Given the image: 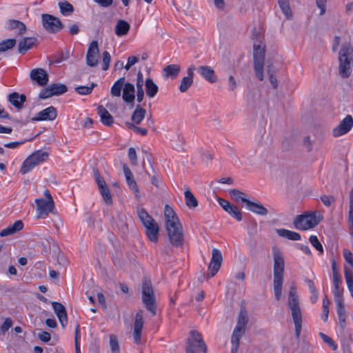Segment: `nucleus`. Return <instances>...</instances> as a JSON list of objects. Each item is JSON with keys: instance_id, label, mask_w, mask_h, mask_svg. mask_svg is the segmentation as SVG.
Listing matches in <instances>:
<instances>
[{"instance_id": "1", "label": "nucleus", "mask_w": 353, "mask_h": 353, "mask_svg": "<svg viewBox=\"0 0 353 353\" xmlns=\"http://www.w3.org/2000/svg\"><path fill=\"white\" fill-rule=\"evenodd\" d=\"M164 215L166 229L171 243L179 247L183 243L182 225L174 210L168 205L165 206Z\"/></svg>"}, {"instance_id": "2", "label": "nucleus", "mask_w": 353, "mask_h": 353, "mask_svg": "<svg viewBox=\"0 0 353 353\" xmlns=\"http://www.w3.org/2000/svg\"><path fill=\"white\" fill-rule=\"evenodd\" d=\"M274 259V292L275 299L279 301L282 295V286L283 282V272L285 269V261L282 252L276 247L272 248Z\"/></svg>"}, {"instance_id": "3", "label": "nucleus", "mask_w": 353, "mask_h": 353, "mask_svg": "<svg viewBox=\"0 0 353 353\" xmlns=\"http://www.w3.org/2000/svg\"><path fill=\"white\" fill-rule=\"evenodd\" d=\"M288 305L294 323L295 335L296 338H299L302 329V314L296 288L294 285H292L290 288Z\"/></svg>"}, {"instance_id": "4", "label": "nucleus", "mask_w": 353, "mask_h": 353, "mask_svg": "<svg viewBox=\"0 0 353 353\" xmlns=\"http://www.w3.org/2000/svg\"><path fill=\"white\" fill-rule=\"evenodd\" d=\"M248 323V318L247 311L245 308H241L239 314L236 325L233 330L231 337V353H237L240 345V340L245 333Z\"/></svg>"}, {"instance_id": "5", "label": "nucleus", "mask_w": 353, "mask_h": 353, "mask_svg": "<svg viewBox=\"0 0 353 353\" xmlns=\"http://www.w3.org/2000/svg\"><path fill=\"white\" fill-rule=\"evenodd\" d=\"M352 52L351 45L347 43L343 44L339 52V73L343 79H347L351 75Z\"/></svg>"}, {"instance_id": "6", "label": "nucleus", "mask_w": 353, "mask_h": 353, "mask_svg": "<svg viewBox=\"0 0 353 353\" xmlns=\"http://www.w3.org/2000/svg\"><path fill=\"white\" fill-rule=\"evenodd\" d=\"M254 69L256 77L259 81H263L264 61L265 56V46L262 43H254L253 46Z\"/></svg>"}, {"instance_id": "7", "label": "nucleus", "mask_w": 353, "mask_h": 353, "mask_svg": "<svg viewBox=\"0 0 353 353\" xmlns=\"http://www.w3.org/2000/svg\"><path fill=\"white\" fill-rule=\"evenodd\" d=\"M322 218L316 216V212L298 215L294 220L293 224L296 229L306 230L316 226Z\"/></svg>"}, {"instance_id": "8", "label": "nucleus", "mask_w": 353, "mask_h": 353, "mask_svg": "<svg viewBox=\"0 0 353 353\" xmlns=\"http://www.w3.org/2000/svg\"><path fill=\"white\" fill-rule=\"evenodd\" d=\"M187 353H207V346L203 341L201 334L196 330L190 332L186 347Z\"/></svg>"}, {"instance_id": "9", "label": "nucleus", "mask_w": 353, "mask_h": 353, "mask_svg": "<svg viewBox=\"0 0 353 353\" xmlns=\"http://www.w3.org/2000/svg\"><path fill=\"white\" fill-rule=\"evenodd\" d=\"M46 199L40 198L35 200L37 218H46L49 213H54V203L48 190L44 192Z\"/></svg>"}, {"instance_id": "10", "label": "nucleus", "mask_w": 353, "mask_h": 353, "mask_svg": "<svg viewBox=\"0 0 353 353\" xmlns=\"http://www.w3.org/2000/svg\"><path fill=\"white\" fill-rule=\"evenodd\" d=\"M142 301L146 309L150 311L153 316L157 314V307L155 305V296L150 281L145 280L142 283Z\"/></svg>"}, {"instance_id": "11", "label": "nucleus", "mask_w": 353, "mask_h": 353, "mask_svg": "<svg viewBox=\"0 0 353 353\" xmlns=\"http://www.w3.org/2000/svg\"><path fill=\"white\" fill-rule=\"evenodd\" d=\"M48 156V153L43 150H37L33 152L23 161V174L31 171L35 166L46 161Z\"/></svg>"}, {"instance_id": "12", "label": "nucleus", "mask_w": 353, "mask_h": 353, "mask_svg": "<svg viewBox=\"0 0 353 353\" xmlns=\"http://www.w3.org/2000/svg\"><path fill=\"white\" fill-rule=\"evenodd\" d=\"M43 28L49 32L56 33L63 29V25L60 19L49 14H42Z\"/></svg>"}, {"instance_id": "13", "label": "nucleus", "mask_w": 353, "mask_h": 353, "mask_svg": "<svg viewBox=\"0 0 353 353\" xmlns=\"http://www.w3.org/2000/svg\"><path fill=\"white\" fill-rule=\"evenodd\" d=\"M223 261V256L221 251L216 248L212 250V258L208 266V273L207 279H210L215 276L221 268Z\"/></svg>"}, {"instance_id": "14", "label": "nucleus", "mask_w": 353, "mask_h": 353, "mask_svg": "<svg viewBox=\"0 0 353 353\" xmlns=\"http://www.w3.org/2000/svg\"><path fill=\"white\" fill-rule=\"evenodd\" d=\"M67 86L62 83H53L43 89L39 93V97L41 99L50 98L54 95H61L66 92Z\"/></svg>"}, {"instance_id": "15", "label": "nucleus", "mask_w": 353, "mask_h": 353, "mask_svg": "<svg viewBox=\"0 0 353 353\" xmlns=\"http://www.w3.org/2000/svg\"><path fill=\"white\" fill-rule=\"evenodd\" d=\"M352 127L353 117L348 114L332 130V136L336 138L346 134L351 130Z\"/></svg>"}, {"instance_id": "16", "label": "nucleus", "mask_w": 353, "mask_h": 353, "mask_svg": "<svg viewBox=\"0 0 353 353\" xmlns=\"http://www.w3.org/2000/svg\"><path fill=\"white\" fill-rule=\"evenodd\" d=\"M99 53L98 42L92 41L89 46L86 54V63L91 67H94L98 64V55Z\"/></svg>"}, {"instance_id": "17", "label": "nucleus", "mask_w": 353, "mask_h": 353, "mask_svg": "<svg viewBox=\"0 0 353 353\" xmlns=\"http://www.w3.org/2000/svg\"><path fill=\"white\" fill-rule=\"evenodd\" d=\"M143 326V316L142 311H139L136 314L135 321L134 323L133 339L136 344L141 343V332Z\"/></svg>"}, {"instance_id": "18", "label": "nucleus", "mask_w": 353, "mask_h": 353, "mask_svg": "<svg viewBox=\"0 0 353 353\" xmlns=\"http://www.w3.org/2000/svg\"><path fill=\"white\" fill-rule=\"evenodd\" d=\"M30 77L33 81H35L40 86H44L48 82V74L42 68L32 70L30 72Z\"/></svg>"}, {"instance_id": "19", "label": "nucleus", "mask_w": 353, "mask_h": 353, "mask_svg": "<svg viewBox=\"0 0 353 353\" xmlns=\"http://www.w3.org/2000/svg\"><path fill=\"white\" fill-rule=\"evenodd\" d=\"M57 116V109L53 106H50L40 111L36 117L32 118V121H53Z\"/></svg>"}, {"instance_id": "20", "label": "nucleus", "mask_w": 353, "mask_h": 353, "mask_svg": "<svg viewBox=\"0 0 353 353\" xmlns=\"http://www.w3.org/2000/svg\"><path fill=\"white\" fill-rule=\"evenodd\" d=\"M135 88L134 85L129 82L125 83L123 90V100L128 105H130V108L134 107V103L135 99L134 95Z\"/></svg>"}, {"instance_id": "21", "label": "nucleus", "mask_w": 353, "mask_h": 353, "mask_svg": "<svg viewBox=\"0 0 353 353\" xmlns=\"http://www.w3.org/2000/svg\"><path fill=\"white\" fill-rule=\"evenodd\" d=\"M52 305L60 323L64 328L68 323V315L65 306L59 302H52Z\"/></svg>"}, {"instance_id": "22", "label": "nucleus", "mask_w": 353, "mask_h": 353, "mask_svg": "<svg viewBox=\"0 0 353 353\" xmlns=\"http://www.w3.org/2000/svg\"><path fill=\"white\" fill-rule=\"evenodd\" d=\"M198 72L201 76L210 83H215L218 79L214 70L209 65H201L197 68Z\"/></svg>"}, {"instance_id": "23", "label": "nucleus", "mask_w": 353, "mask_h": 353, "mask_svg": "<svg viewBox=\"0 0 353 353\" xmlns=\"http://www.w3.org/2000/svg\"><path fill=\"white\" fill-rule=\"evenodd\" d=\"M336 310L339 319V327L343 331L346 327L347 318L344 301H337V303H336Z\"/></svg>"}, {"instance_id": "24", "label": "nucleus", "mask_w": 353, "mask_h": 353, "mask_svg": "<svg viewBox=\"0 0 353 353\" xmlns=\"http://www.w3.org/2000/svg\"><path fill=\"white\" fill-rule=\"evenodd\" d=\"M145 228V233L150 241L157 242L159 232V227L154 220L150 222V224L143 225Z\"/></svg>"}, {"instance_id": "25", "label": "nucleus", "mask_w": 353, "mask_h": 353, "mask_svg": "<svg viewBox=\"0 0 353 353\" xmlns=\"http://www.w3.org/2000/svg\"><path fill=\"white\" fill-rule=\"evenodd\" d=\"M123 169L129 188L134 191L136 197H139V190L132 172L125 164L123 165Z\"/></svg>"}, {"instance_id": "26", "label": "nucleus", "mask_w": 353, "mask_h": 353, "mask_svg": "<svg viewBox=\"0 0 353 353\" xmlns=\"http://www.w3.org/2000/svg\"><path fill=\"white\" fill-rule=\"evenodd\" d=\"M243 203H246L248 209L256 214L265 216L268 214V210L259 203H254L250 200H243Z\"/></svg>"}, {"instance_id": "27", "label": "nucleus", "mask_w": 353, "mask_h": 353, "mask_svg": "<svg viewBox=\"0 0 353 353\" xmlns=\"http://www.w3.org/2000/svg\"><path fill=\"white\" fill-rule=\"evenodd\" d=\"M146 110L141 107L140 104H137L135 107L134 112L131 116V120L132 123L139 125L141 123L145 117Z\"/></svg>"}, {"instance_id": "28", "label": "nucleus", "mask_w": 353, "mask_h": 353, "mask_svg": "<svg viewBox=\"0 0 353 353\" xmlns=\"http://www.w3.org/2000/svg\"><path fill=\"white\" fill-rule=\"evenodd\" d=\"M97 113L101 117V121L107 126H110L114 122L113 117L103 106L99 105L97 108Z\"/></svg>"}, {"instance_id": "29", "label": "nucleus", "mask_w": 353, "mask_h": 353, "mask_svg": "<svg viewBox=\"0 0 353 353\" xmlns=\"http://www.w3.org/2000/svg\"><path fill=\"white\" fill-rule=\"evenodd\" d=\"M276 232L279 236L284 237L292 241H299L301 240V238L300 234L298 232L283 228L276 229Z\"/></svg>"}, {"instance_id": "30", "label": "nucleus", "mask_w": 353, "mask_h": 353, "mask_svg": "<svg viewBox=\"0 0 353 353\" xmlns=\"http://www.w3.org/2000/svg\"><path fill=\"white\" fill-rule=\"evenodd\" d=\"M130 24L125 20L119 19L117 22L115 26V34L119 36H124L128 34L130 30Z\"/></svg>"}, {"instance_id": "31", "label": "nucleus", "mask_w": 353, "mask_h": 353, "mask_svg": "<svg viewBox=\"0 0 353 353\" xmlns=\"http://www.w3.org/2000/svg\"><path fill=\"white\" fill-rule=\"evenodd\" d=\"M181 70V66L176 64H170L165 67L163 70V75L165 77H171L174 79Z\"/></svg>"}, {"instance_id": "32", "label": "nucleus", "mask_w": 353, "mask_h": 353, "mask_svg": "<svg viewBox=\"0 0 353 353\" xmlns=\"http://www.w3.org/2000/svg\"><path fill=\"white\" fill-rule=\"evenodd\" d=\"M159 88L157 84L154 82V81L148 78L145 80V92L146 94L150 97H154L158 92Z\"/></svg>"}, {"instance_id": "33", "label": "nucleus", "mask_w": 353, "mask_h": 353, "mask_svg": "<svg viewBox=\"0 0 353 353\" xmlns=\"http://www.w3.org/2000/svg\"><path fill=\"white\" fill-rule=\"evenodd\" d=\"M22 230V221L19 220L16 221L12 225L1 230L0 232L1 236H6L15 233L17 231Z\"/></svg>"}, {"instance_id": "34", "label": "nucleus", "mask_w": 353, "mask_h": 353, "mask_svg": "<svg viewBox=\"0 0 353 353\" xmlns=\"http://www.w3.org/2000/svg\"><path fill=\"white\" fill-rule=\"evenodd\" d=\"M267 72L269 75V80L272 85V87L274 89H276L278 88V81L277 79L275 76V69L272 63H270L268 61L267 62V66H266Z\"/></svg>"}, {"instance_id": "35", "label": "nucleus", "mask_w": 353, "mask_h": 353, "mask_svg": "<svg viewBox=\"0 0 353 353\" xmlns=\"http://www.w3.org/2000/svg\"><path fill=\"white\" fill-rule=\"evenodd\" d=\"M8 99L10 104L17 109L21 110L22 108V94L14 92L8 95Z\"/></svg>"}, {"instance_id": "36", "label": "nucleus", "mask_w": 353, "mask_h": 353, "mask_svg": "<svg viewBox=\"0 0 353 353\" xmlns=\"http://www.w3.org/2000/svg\"><path fill=\"white\" fill-rule=\"evenodd\" d=\"M278 4L282 11V12L285 16L286 19H292V12L290 6L289 0H278Z\"/></svg>"}, {"instance_id": "37", "label": "nucleus", "mask_w": 353, "mask_h": 353, "mask_svg": "<svg viewBox=\"0 0 353 353\" xmlns=\"http://www.w3.org/2000/svg\"><path fill=\"white\" fill-rule=\"evenodd\" d=\"M184 195L185 204L189 208L193 209L198 206L199 203L197 199L190 190H186L184 192Z\"/></svg>"}, {"instance_id": "38", "label": "nucleus", "mask_w": 353, "mask_h": 353, "mask_svg": "<svg viewBox=\"0 0 353 353\" xmlns=\"http://www.w3.org/2000/svg\"><path fill=\"white\" fill-rule=\"evenodd\" d=\"M125 84V77H121L114 82L111 88V94L114 97H120L121 92Z\"/></svg>"}, {"instance_id": "39", "label": "nucleus", "mask_w": 353, "mask_h": 353, "mask_svg": "<svg viewBox=\"0 0 353 353\" xmlns=\"http://www.w3.org/2000/svg\"><path fill=\"white\" fill-rule=\"evenodd\" d=\"M349 230L351 235H353V188L350 192V208L348 212Z\"/></svg>"}, {"instance_id": "40", "label": "nucleus", "mask_w": 353, "mask_h": 353, "mask_svg": "<svg viewBox=\"0 0 353 353\" xmlns=\"http://www.w3.org/2000/svg\"><path fill=\"white\" fill-rule=\"evenodd\" d=\"M12 325L13 322L10 318L0 317V336L4 335Z\"/></svg>"}, {"instance_id": "41", "label": "nucleus", "mask_w": 353, "mask_h": 353, "mask_svg": "<svg viewBox=\"0 0 353 353\" xmlns=\"http://www.w3.org/2000/svg\"><path fill=\"white\" fill-rule=\"evenodd\" d=\"M59 7L61 13L64 16H69L74 12L73 6L68 1L59 2Z\"/></svg>"}, {"instance_id": "42", "label": "nucleus", "mask_w": 353, "mask_h": 353, "mask_svg": "<svg viewBox=\"0 0 353 353\" xmlns=\"http://www.w3.org/2000/svg\"><path fill=\"white\" fill-rule=\"evenodd\" d=\"M70 57V50L66 49L64 51H61V52L54 54L52 57V62L53 63H60L63 61L67 60Z\"/></svg>"}, {"instance_id": "43", "label": "nucleus", "mask_w": 353, "mask_h": 353, "mask_svg": "<svg viewBox=\"0 0 353 353\" xmlns=\"http://www.w3.org/2000/svg\"><path fill=\"white\" fill-rule=\"evenodd\" d=\"M137 213L143 225L150 224V222L154 220L143 208L138 209Z\"/></svg>"}, {"instance_id": "44", "label": "nucleus", "mask_w": 353, "mask_h": 353, "mask_svg": "<svg viewBox=\"0 0 353 353\" xmlns=\"http://www.w3.org/2000/svg\"><path fill=\"white\" fill-rule=\"evenodd\" d=\"M39 41L34 37H23V52H26L38 46Z\"/></svg>"}, {"instance_id": "45", "label": "nucleus", "mask_w": 353, "mask_h": 353, "mask_svg": "<svg viewBox=\"0 0 353 353\" xmlns=\"http://www.w3.org/2000/svg\"><path fill=\"white\" fill-rule=\"evenodd\" d=\"M16 43L17 40L15 39H8L1 41L0 42V52L12 49L16 45Z\"/></svg>"}, {"instance_id": "46", "label": "nucleus", "mask_w": 353, "mask_h": 353, "mask_svg": "<svg viewBox=\"0 0 353 353\" xmlns=\"http://www.w3.org/2000/svg\"><path fill=\"white\" fill-rule=\"evenodd\" d=\"M344 276L350 292H353V272L347 268H345Z\"/></svg>"}, {"instance_id": "47", "label": "nucleus", "mask_w": 353, "mask_h": 353, "mask_svg": "<svg viewBox=\"0 0 353 353\" xmlns=\"http://www.w3.org/2000/svg\"><path fill=\"white\" fill-rule=\"evenodd\" d=\"M99 192H100L101 194L102 195L104 201L108 205H111L112 203V195H111L110 189L108 187V185L104 187V188H100Z\"/></svg>"}, {"instance_id": "48", "label": "nucleus", "mask_w": 353, "mask_h": 353, "mask_svg": "<svg viewBox=\"0 0 353 353\" xmlns=\"http://www.w3.org/2000/svg\"><path fill=\"white\" fill-rule=\"evenodd\" d=\"M229 194L232 199H234L236 202L242 201L243 203V200H248L243 196L245 195V193L237 190L233 189L230 190Z\"/></svg>"}, {"instance_id": "49", "label": "nucleus", "mask_w": 353, "mask_h": 353, "mask_svg": "<svg viewBox=\"0 0 353 353\" xmlns=\"http://www.w3.org/2000/svg\"><path fill=\"white\" fill-rule=\"evenodd\" d=\"M125 125L128 129L134 131V132H136L137 134H140L143 136H145L148 134V130L146 128L138 127V126H137V125H135L131 122H126Z\"/></svg>"}, {"instance_id": "50", "label": "nucleus", "mask_w": 353, "mask_h": 353, "mask_svg": "<svg viewBox=\"0 0 353 353\" xmlns=\"http://www.w3.org/2000/svg\"><path fill=\"white\" fill-rule=\"evenodd\" d=\"M226 212L237 221H240L242 220L241 212L237 206L232 205V206L228 210L226 209Z\"/></svg>"}, {"instance_id": "51", "label": "nucleus", "mask_w": 353, "mask_h": 353, "mask_svg": "<svg viewBox=\"0 0 353 353\" xmlns=\"http://www.w3.org/2000/svg\"><path fill=\"white\" fill-rule=\"evenodd\" d=\"M93 175L94 180L98 185L99 189L104 188V187L107 186L106 182L105 181L103 177L101 176L97 169L93 170Z\"/></svg>"}, {"instance_id": "52", "label": "nucleus", "mask_w": 353, "mask_h": 353, "mask_svg": "<svg viewBox=\"0 0 353 353\" xmlns=\"http://www.w3.org/2000/svg\"><path fill=\"white\" fill-rule=\"evenodd\" d=\"M309 241L310 243L314 246L321 254L323 253V248L320 241H319L316 236L312 235L310 236Z\"/></svg>"}, {"instance_id": "53", "label": "nucleus", "mask_w": 353, "mask_h": 353, "mask_svg": "<svg viewBox=\"0 0 353 353\" xmlns=\"http://www.w3.org/2000/svg\"><path fill=\"white\" fill-rule=\"evenodd\" d=\"M319 336L333 350H336L337 349L338 345L332 338L322 332L319 333Z\"/></svg>"}, {"instance_id": "54", "label": "nucleus", "mask_w": 353, "mask_h": 353, "mask_svg": "<svg viewBox=\"0 0 353 353\" xmlns=\"http://www.w3.org/2000/svg\"><path fill=\"white\" fill-rule=\"evenodd\" d=\"M193 80H191L188 78L183 77L181 80L180 86H179V90L181 92H186L189 88L192 85Z\"/></svg>"}, {"instance_id": "55", "label": "nucleus", "mask_w": 353, "mask_h": 353, "mask_svg": "<svg viewBox=\"0 0 353 353\" xmlns=\"http://www.w3.org/2000/svg\"><path fill=\"white\" fill-rule=\"evenodd\" d=\"M8 28L10 30L18 28L19 34L22 32V22L18 20L11 19L8 21Z\"/></svg>"}, {"instance_id": "56", "label": "nucleus", "mask_w": 353, "mask_h": 353, "mask_svg": "<svg viewBox=\"0 0 353 353\" xmlns=\"http://www.w3.org/2000/svg\"><path fill=\"white\" fill-rule=\"evenodd\" d=\"M110 345L111 347L112 352L113 353H119V345L117 337L114 335H111L110 337Z\"/></svg>"}, {"instance_id": "57", "label": "nucleus", "mask_w": 353, "mask_h": 353, "mask_svg": "<svg viewBox=\"0 0 353 353\" xmlns=\"http://www.w3.org/2000/svg\"><path fill=\"white\" fill-rule=\"evenodd\" d=\"M79 339H80V325L79 324H77L75 327V337H74L76 353H81Z\"/></svg>"}, {"instance_id": "58", "label": "nucleus", "mask_w": 353, "mask_h": 353, "mask_svg": "<svg viewBox=\"0 0 353 353\" xmlns=\"http://www.w3.org/2000/svg\"><path fill=\"white\" fill-rule=\"evenodd\" d=\"M111 60L110 54L108 52L105 51L103 53V70H107L109 68L110 62Z\"/></svg>"}, {"instance_id": "59", "label": "nucleus", "mask_w": 353, "mask_h": 353, "mask_svg": "<svg viewBox=\"0 0 353 353\" xmlns=\"http://www.w3.org/2000/svg\"><path fill=\"white\" fill-rule=\"evenodd\" d=\"M343 289L340 288L339 286L337 288H334V296L335 303H337V301H344L343 298Z\"/></svg>"}, {"instance_id": "60", "label": "nucleus", "mask_w": 353, "mask_h": 353, "mask_svg": "<svg viewBox=\"0 0 353 353\" xmlns=\"http://www.w3.org/2000/svg\"><path fill=\"white\" fill-rule=\"evenodd\" d=\"M343 257L345 261L349 263L353 268V254L347 249H344L343 251Z\"/></svg>"}, {"instance_id": "61", "label": "nucleus", "mask_w": 353, "mask_h": 353, "mask_svg": "<svg viewBox=\"0 0 353 353\" xmlns=\"http://www.w3.org/2000/svg\"><path fill=\"white\" fill-rule=\"evenodd\" d=\"M321 201L325 206L329 207L335 201V199L333 196L325 194L321 196Z\"/></svg>"}, {"instance_id": "62", "label": "nucleus", "mask_w": 353, "mask_h": 353, "mask_svg": "<svg viewBox=\"0 0 353 353\" xmlns=\"http://www.w3.org/2000/svg\"><path fill=\"white\" fill-rule=\"evenodd\" d=\"M128 158L130 160L132 164L137 165V156L136 150L134 148H130L128 150Z\"/></svg>"}, {"instance_id": "63", "label": "nucleus", "mask_w": 353, "mask_h": 353, "mask_svg": "<svg viewBox=\"0 0 353 353\" xmlns=\"http://www.w3.org/2000/svg\"><path fill=\"white\" fill-rule=\"evenodd\" d=\"M75 90L79 94L82 95H87L92 92V88H88V86L81 85L78 86L75 88Z\"/></svg>"}, {"instance_id": "64", "label": "nucleus", "mask_w": 353, "mask_h": 353, "mask_svg": "<svg viewBox=\"0 0 353 353\" xmlns=\"http://www.w3.org/2000/svg\"><path fill=\"white\" fill-rule=\"evenodd\" d=\"M38 336L41 341H42L43 342H45V343L48 342L51 339V336H50V333H48V332H46V331L41 332L39 334Z\"/></svg>"}]
</instances>
